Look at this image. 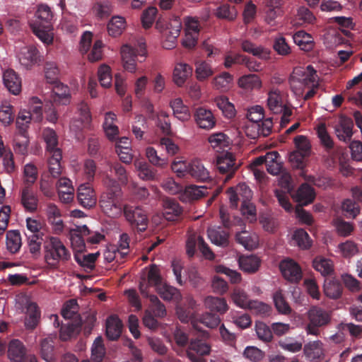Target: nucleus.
Wrapping results in <instances>:
<instances>
[{
	"mask_svg": "<svg viewBox=\"0 0 362 362\" xmlns=\"http://www.w3.org/2000/svg\"><path fill=\"white\" fill-rule=\"evenodd\" d=\"M36 19L30 23L33 33L43 42L49 44L52 41L49 34L52 13L47 5H40L35 13Z\"/></svg>",
	"mask_w": 362,
	"mask_h": 362,
	"instance_id": "f257e3e1",
	"label": "nucleus"
},
{
	"mask_svg": "<svg viewBox=\"0 0 362 362\" xmlns=\"http://www.w3.org/2000/svg\"><path fill=\"white\" fill-rule=\"evenodd\" d=\"M45 259L50 268L57 269L59 262L71 259V253L57 237H50L45 243Z\"/></svg>",
	"mask_w": 362,
	"mask_h": 362,
	"instance_id": "f03ea898",
	"label": "nucleus"
},
{
	"mask_svg": "<svg viewBox=\"0 0 362 362\" xmlns=\"http://www.w3.org/2000/svg\"><path fill=\"white\" fill-rule=\"evenodd\" d=\"M272 152H267L265 156H261L256 158L251 163V168L253 171L254 176L259 185L260 191L262 192V198H269V177L267 176L264 170V164L268 173L272 175V165L269 163L267 159Z\"/></svg>",
	"mask_w": 362,
	"mask_h": 362,
	"instance_id": "7ed1b4c3",
	"label": "nucleus"
},
{
	"mask_svg": "<svg viewBox=\"0 0 362 362\" xmlns=\"http://www.w3.org/2000/svg\"><path fill=\"white\" fill-rule=\"evenodd\" d=\"M121 55L124 68L131 73L134 72L136 61L138 60L141 62L146 57V44L144 42H140L138 43L136 48L125 45L122 47Z\"/></svg>",
	"mask_w": 362,
	"mask_h": 362,
	"instance_id": "20e7f679",
	"label": "nucleus"
},
{
	"mask_svg": "<svg viewBox=\"0 0 362 362\" xmlns=\"http://www.w3.org/2000/svg\"><path fill=\"white\" fill-rule=\"evenodd\" d=\"M122 214L132 229H136L139 232L146 230L148 218L146 211L141 206L125 204Z\"/></svg>",
	"mask_w": 362,
	"mask_h": 362,
	"instance_id": "39448f33",
	"label": "nucleus"
},
{
	"mask_svg": "<svg viewBox=\"0 0 362 362\" xmlns=\"http://www.w3.org/2000/svg\"><path fill=\"white\" fill-rule=\"evenodd\" d=\"M99 205L102 211L110 218H118L123 213L124 206L119 195L114 192H103L100 197Z\"/></svg>",
	"mask_w": 362,
	"mask_h": 362,
	"instance_id": "423d86ee",
	"label": "nucleus"
},
{
	"mask_svg": "<svg viewBox=\"0 0 362 362\" xmlns=\"http://www.w3.org/2000/svg\"><path fill=\"white\" fill-rule=\"evenodd\" d=\"M278 183L281 190L275 189V195L278 199L279 204L286 211H289L292 209V205L289 201L288 195H291L293 186L291 175L288 173L284 172L283 169L279 173Z\"/></svg>",
	"mask_w": 362,
	"mask_h": 362,
	"instance_id": "0eeeda50",
	"label": "nucleus"
},
{
	"mask_svg": "<svg viewBox=\"0 0 362 362\" xmlns=\"http://www.w3.org/2000/svg\"><path fill=\"white\" fill-rule=\"evenodd\" d=\"M308 317L309 322L305 330L308 334L315 336H318L319 328L329 324L331 320L329 313L320 307L311 308L308 313Z\"/></svg>",
	"mask_w": 362,
	"mask_h": 362,
	"instance_id": "6e6552de",
	"label": "nucleus"
},
{
	"mask_svg": "<svg viewBox=\"0 0 362 362\" xmlns=\"http://www.w3.org/2000/svg\"><path fill=\"white\" fill-rule=\"evenodd\" d=\"M200 335L202 339H191L187 351V356L192 362H206L202 356L209 355L211 351L210 346L203 340L208 337V333L201 332Z\"/></svg>",
	"mask_w": 362,
	"mask_h": 362,
	"instance_id": "1a4fd4ad",
	"label": "nucleus"
},
{
	"mask_svg": "<svg viewBox=\"0 0 362 362\" xmlns=\"http://www.w3.org/2000/svg\"><path fill=\"white\" fill-rule=\"evenodd\" d=\"M279 269L284 278L292 284H298L303 278L300 266L293 259L286 258L279 264Z\"/></svg>",
	"mask_w": 362,
	"mask_h": 362,
	"instance_id": "9d476101",
	"label": "nucleus"
},
{
	"mask_svg": "<svg viewBox=\"0 0 362 362\" xmlns=\"http://www.w3.org/2000/svg\"><path fill=\"white\" fill-rule=\"evenodd\" d=\"M246 136L256 139L259 136H267L272 134V118L264 119L262 123L247 121L243 127Z\"/></svg>",
	"mask_w": 362,
	"mask_h": 362,
	"instance_id": "9b49d317",
	"label": "nucleus"
},
{
	"mask_svg": "<svg viewBox=\"0 0 362 362\" xmlns=\"http://www.w3.org/2000/svg\"><path fill=\"white\" fill-rule=\"evenodd\" d=\"M216 166L221 174L226 175L225 182L230 180L239 168L235 163V156L228 152L218 157Z\"/></svg>",
	"mask_w": 362,
	"mask_h": 362,
	"instance_id": "f8f14e48",
	"label": "nucleus"
},
{
	"mask_svg": "<svg viewBox=\"0 0 362 362\" xmlns=\"http://www.w3.org/2000/svg\"><path fill=\"white\" fill-rule=\"evenodd\" d=\"M163 284L160 269L156 264H152L148 270L147 278H141L139 290L144 297L148 296V286H154L156 289Z\"/></svg>",
	"mask_w": 362,
	"mask_h": 362,
	"instance_id": "ddd939ff",
	"label": "nucleus"
},
{
	"mask_svg": "<svg viewBox=\"0 0 362 362\" xmlns=\"http://www.w3.org/2000/svg\"><path fill=\"white\" fill-rule=\"evenodd\" d=\"M315 192L313 187L308 183H303L296 192H292L291 197L300 206H307L313 202L315 199Z\"/></svg>",
	"mask_w": 362,
	"mask_h": 362,
	"instance_id": "4468645a",
	"label": "nucleus"
},
{
	"mask_svg": "<svg viewBox=\"0 0 362 362\" xmlns=\"http://www.w3.org/2000/svg\"><path fill=\"white\" fill-rule=\"evenodd\" d=\"M50 84L52 85V88L49 102L56 105H66L69 104L70 100L69 87L59 81Z\"/></svg>",
	"mask_w": 362,
	"mask_h": 362,
	"instance_id": "2eb2a0df",
	"label": "nucleus"
},
{
	"mask_svg": "<svg viewBox=\"0 0 362 362\" xmlns=\"http://www.w3.org/2000/svg\"><path fill=\"white\" fill-rule=\"evenodd\" d=\"M18 58L21 64L26 68L31 67L41 61L40 53L34 46L22 47L18 54Z\"/></svg>",
	"mask_w": 362,
	"mask_h": 362,
	"instance_id": "dca6fc26",
	"label": "nucleus"
},
{
	"mask_svg": "<svg viewBox=\"0 0 362 362\" xmlns=\"http://www.w3.org/2000/svg\"><path fill=\"white\" fill-rule=\"evenodd\" d=\"M194 117L197 125L203 129L210 130L216 124V119L210 110L199 107L196 110Z\"/></svg>",
	"mask_w": 362,
	"mask_h": 362,
	"instance_id": "f3484780",
	"label": "nucleus"
},
{
	"mask_svg": "<svg viewBox=\"0 0 362 362\" xmlns=\"http://www.w3.org/2000/svg\"><path fill=\"white\" fill-rule=\"evenodd\" d=\"M8 357L11 362H26V349L19 339H12L8 346Z\"/></svg>",
	"mask_w": 362,
	"mask_h": 362,
	"instance_id": "a211bd4d",
	"label": "nucleus"
},
{
	"mask_svg": "<svg viewBox=\"0 0 362 362\" xmlns=\"http://www.w3.org/2000/svg\"><path fill=\"white\" fill-rule=\"evenodd\" d=\"M21 203L25 211L35 212L37 209L38 198L30 187H23L21 193Z\"/></svg>",
	"mask_w": 362,
	"mask_h": 362,
	"instance_id": "6ab92c4d",
	"label": "nucleus"
},
{
	"mask_svg": "<svg viewBox=\"0 0 362 362\" xmlns=\"http://www.w3.org/2000/svg\"><path fill=\"white\" fill-rule=\"evenodd\" d=\"M163 216L169 221L178 220L182 214V208L173 199H165L163 202Z\"/></svg>",
	"mask_w": 362,
	"mask_h": 362,
	"instance_id": "aec40b11",
	"label": "nucleus"
},
{
	"mask_svg": "<svg viewBox=\"0 0 362 362\" xmlns=\"http://www.w3.org/2000/svg\"><path fill=\"white\" fill-rule=\"evenodd\" d=\"M77 199L79 204L86 209H90L96 204V198L93 189L85 185L79 186Z\"/></svg>",
	"mask_w": 362,
	"mask_h": 362,
	"instance_id": "412c9836",
	"label": "nucleus"
},
{
	"mask_svg": "<svg viewBox=\"0 0 362 362\" xmlns=\"http://www.w3.org/2000/svg\"><path fill=\"white\" fill-rule=\"evenodd\" d=\"M353 120L347 117H341L339 123L335 127L337 136L339 140L347 142L351 140L353 135Z\"/></svg>",
	"mask_w": 362,
	"mask_h": 362,
	"instance_id": "4be33fe9",
	"label": "nucleus"
},
{
	"mask_svg": "<svg viewBox=\"0 0 362 362\" xmlns=\"http://www.w3.org/2000/svg\"><path fill=\"white\" fill-rule=\"evenodd\" d=\"M3 81L10 93L18 95L21 90V80L13 69H7L4 72Z\"/></svg>",
	"mask_w": 362,
	"mask_h": 362,
	"instance_id": "5701e85b",
	"label": "nucleus"
},
{
	"mask_svg": "<svg viewBox=\"0 0 362 362\" xmlns=\"http://www.w3.org/2000/svg\"><path fill=\"white\" fill-rule=\"evenodd\" d=\"M187 175L200 182H206L210 179L209 172L199 160L189 162Z\"/></svg>",
	"mask_w": 362,
	"mask_h": 362,
	"instance_id": "b1692460",
	"label": "nucleus"
},
{
	"mask_svg": "<svg viewBox=\"0 0 362 362\" xmlns=\"http://www.w3.org/2000/svg\"><path fill=\"white\" fill-rule=\"evenodd\" d=\"M123 325L116 315L110 316L106 321V336L110 340L117 339L122 331Z\"/></svg>",
	"mask_w": 362,
	"mask_h": 362,
	"instance_id": "393cba45",
	"label": "nucleus"
},
{
	"mask_svg": "<svg viewBox=\"0 0 362 362\" xmlns=\"http://www.w3.org/2000/svg\"><path fill=\"white\" fill-rule=\"evenodd\" d=\"M26 310L27 316L25 318V327L28 330H33L40 322V310L35 303H28Z\"/></svg>",
	"mask_w": 362,
	"mask_h": 362,
	"instance_id": "a878e982",
	"label": "nucleus"
},
{
	"mask_svg": "<svg viewBox=\"0 0 362 362\" xmlns=\"http://www.w3.org/2000/svg\"><path fill=\"white\" fill-rule=\"evenodd\" d=\"M204 305L211 313L216 312L219 316L228 310L226 300L223 298L207 296L204 299Z\"/></svg>",
	"mask_w": 362,
	"mask_h": 362,
	"instance_id": "bb28decb",
	"label": "nucleus"
},
{
	"mask_svg": "<svg viewBox=\"0 0 362 362\" xmlns=\"http://www.w3.org/2000/svg\"><path fill=\"white\" fill-rule=\"evenodd\" d=\"M277 95V90L273 88V96ZM278 101L273 98V114L280 113V129L284 128L291 121L292 110L286 105H278Z\"/></svg>",
	"mask_w": 362,
	"mask_h": 362,
	"instance_id": "cd10ccee",
	"label": "nucleus"
},
{
	"mask_svg": "<svg viewBox=\"0 0 362 362\" xmlns=\"http://www.w3.org/2000/svg\"><path fill=\"white\" fill-rule=\"evenodd\" d=\"M207 233L212 243L222 247H226L228 245L229 233L221 227L209 228Z\"/></svg>",
	"mask_w": 362,
	"mask_h": 362,
	"instance_id": "c85d7f7f",
	"label": "nucleus"
},
{
	"mask_svg": "<svg viewBox=\"0 0 362 362\" xmlns=\"http://www.w3.org/2000/svg\"><path fill=\"white\" fill-rule=\"evenodd\" d=\"M6 245L7 250L11 254L19 252L22 246L21 235L18 230H10L6 234Z\"/></svg>",
	"mask_w": 362,
	"mask_h": 362,
	"instance_id": "c756f323",
	"label": "nucleus"
},
{
	"mask_svg": "<svg viewBox=\"0 0 362 362\" xmlns=\"http://www.w3.org/2000/svg\"><path fill=\"white\" fill-rule=\"evenodd\" d=\"M323 290L325 296L328 298L338 299L342 295L343 287L339 280L327 279L325 280Z\"/></svg>",
	"mask_w": 362,
	"mask_h": 362,
	"instance_id": "7c9ffc66",
	"label": "nucleus"
},
{
	"mask_svg": "<svg viewBox=\"0 0 362 362\" xmlns=\"http://www.w3.org/2000/svg\"><path fill=\"white\" fill-rule=\"evenodd\" d=\"M135 166L138 171V175L141 180L146 181L158 180L157 170L146 162L137 161L135 163Z\"/></svg>",
	"mask_w": 362,
	"mask_h": 362,
	"instance_id": "2f4dec72",
	"label": "nucleus"
},
{
	"mask_svg": "<svg viewBox=\"0 0 362 362\" xmlns=\"http://www.w3.org/2000/svg\"><path fill=\"white\" fill-rule=\"evenodd\" d=\"M182 21L180 18L177 16H173V18L169 23V27L167 28L169 33L168 41L170 42V45H167L166 42L164 43L163 47L165 49H170L174 47L175 41L180 35Z\"/></svg>",
	"mask_w": 362,
	"mask_h": 362,
	"instance_id": "473e14b6",
	"label": "nucleus"
},
{
	"mask_svg": "<svg viewBox=\"0 0 362 362\" xmlns=\"http://www.w3.org/2000/svg\"><path fill=\"white\" fill-rule=\"evenodd\" d=\"M192 74V68L189 65L185 63L177 64L173 71L174 82L178 86H182Z\"/></svg>",
	"mask_w": 362,
	"mask_h": 362,
	"instance_id": "72a5a7b5",
	"label": "nucleus"
},
{
	"mask_svg": "<svg viewBox=\"0 0 362 362\" xmlns=\"http://www.w3.org/2000/svg\"><path fill=\"white\" fill-rule=\"evenodd\" d=\"M238 264L240 269L243 272L255 273L259 269L260 260L255 255L241 256L239 257Z\"/></svg>",
	"mask_w": 362,
	"mask_h": 362,
	"instance_id": "f704fd0d",
	"label": "nucleus"
},
{
	"mask_svg": "<svg viewBox=\"0 0 362 362\" xmlns=\"http://www.w3.org/2000/svg\"><path fill=\"white\" fill-rule=\"evenodd\" d=\"M293 41L294 42L299 46L300 49L309 52L313 48V37L305 32L304 30H300L296 32L293 35Z\"/></svg>",
	"mask_w": 362,
	"mask_h": 362,
	"instance_id": "c9c22d12",
	"label": "nucleus"
},
{
	"mask_svg": "<svg viewBox=\"0 0 362 362\" xmlns=\"http://www.w3.org/2000/svg\"><path fill=\"white\" fill-rule=\"evenodd\" d=\"M175 117L181 121H187L190 117L189 110L187 106L183 104L182 100L180 98H175L170 103Z\"/></svg>",
	"mask_w": 362,
	"mask_h": 362,
	"instance_id": "e433bc0d",
	"label": "nucleus"
},
{
	"mask_svg": "<svg viewBox=\"0 0 362 362\" xmlns=\"http://www.w3.org/2000/svg\"><path fill=\"white\" fill-rule=\"evenodd\" d=\"M81 324L79 321L68 322L62 325L60 329L59 337L62 341H67L81 331Z\"/></svg>",
	"mask_w": 362,
	"mask_h": 362,
	"instance_id": "4c0bfd02",
	"label": "nucleus"
},
{
	"mask_svg": "<svg viewBox=\"0 0 362 362\" xmlns=\"http://www.w3.org/2000/svg\"><path fill=\"white\" fill-rule=\"evenodd\" d=\"M303 351L306 357L311 360L320 358L324 354L322 343L320 340L306 344Z\"/></svg>",
	"mask_w": 362,
	"mask_h": 362,
	"instance_id": "58836bf2",
	"label": "nucleus"
},
{
	"mask_svg": "<svg viewBox=\"0 0 362 362\" xmlns=\"http://www.w3.org/2000/svg\"><path fill=\"white\" fill-rule=\"evenodd\" d=\"M42 137L47 144V151L49 153H53L55 151H61L57 147L58 137L55 131L51 128H45L42 131Z\"/></svg>",
	"mask_w": 362,
	"mask_h": 362,
	"instance_id": "ea45409f",
	"label": "nucleus"
},
{
	"mask_svg": "<svg viewBox=\"0 0 362 362\" xmlns=\"http://www.w3.org/2000/svg\"><path fill=\"white\" fill-rule=\"evenodd\" d=\"M313 268L325 276L334 272L332 262L322 257H317L313 261Z\"/></svg>",
	"mask_w": 362,
	"mask_h": 362,
	"instance_id": "a19ab883",
	"label": "nucleus"
},
{
	"mask_svg": "<svg viewBox=\"0 0 362 362\" xmlns=\"http://www.w3.org/2000/svg\"><path fill=\"white\" fill-rule=\"evenodd\" d=\"M112 12V6L107 1H99L93 6V13L98 20L107 18Z\"/></svg>",
	"mask_w": 362,
	"mask_h": 362,
	"instance_id": "79ce46f5",
	"label": "nucleus"
},
{
	"mask_svg": "<svg viewBox=\"0 0 362 362\" xmlns=\"http://www.w3.org/2000/svg\"><path fill=\"white\" fill-rule=\"evenodd\" d=\"M125 28V19L121 16H113L107 24V32L112 37L120 35Z\"/></svg>",
	"mask_w": 362,
	"mask_h": 362,
	"instance_id": "37998d69",
	"label": "nucleus"
},
{
	"mask_svg": "<svg viewBox=\"0 0 362 362\" xmlns=\"http://www.w3.org/2000/svg\"><path fill=\"white\" fill-rule=\"evenodd\" d=\"M49 158L48 161L49 171L53 177H57L61 175L62 151H55L53 153H49Z\"/></svg>",
	"mask_w": 362,
	"mask_h": 362,
	"instance_id": "c03bdc74",
	"label": "nucleus"
},
{
	"mask_svg": "<svg viewBox=\"0 0 362 362\" xmlns=\"http://www.w3.org/2000/svg\"><path fill=\"white\" fill-rule=\"evenodd\" d=\"M29 139L28 134H16L13 139V150L16 154L26 156L28 154Z\"/></svg>",
	"mask_w": 362,
	"mask_h": 362,
	"instance_id": "a18cd8bd",
	"label": "nucleus"
},
{
	"mask_svg": "<svg viewBox=\"0 0 362 362\" xmlns=\"http://www.w3.org/2000/svg\"><path fill=\"white\" fill-rule=\"evenodd\" d=\"M216 106L222 111L223 115L228 119H231L235 115L234 105L229 102L228 98L220 96L215 99Z\"/></svg>",
	"mask_w": 362,
	"mask_h": 362,
	"instance_id": "49530a36",
	"label": "nucleus"
},
{
	"mask_svg": "<svg viewBox=\"0 0 362 362\" xmlns=\"http://www.w3.org/2000/svg\"><path fill=\"white\" fill-rule=\"evenodd\" d=\"M233 76L228 72H223L216 76L213 80L214 87L222 92L227 91L230 89L232 82Z\"/></svg>",
	"mask_w": 362,
	"mask_h": 362,
	"instance_id": "de8ad7c7",
	"label": "nucleus"
},
{
	"mask_svg": "<svg viewBox=\"0 0 362 362\" xmlns=\"http://www.w3.org/2000/svg\"><path fill=\"white\" fill-rule=\"evenodd\" d=\"M156 291L164 300H177L180 298L179 290L166 284H162L156 288Z\"/></svg>",
	"mask_w": 362,
	"mask_h": 362,
	"instance_id": "09e8293b",
	"label": "nucleus"
},
{
	"mask_svg": "<svg viewBox=\"0 0 362 362\" xmlns=\"http://www.w3.org/2000/svg\"><path fill=\"white\" fill-rule=\"evenodd\" d=\"M241 48L244 52L262 59L268 58L269 56V52L262 47H256L255 44L247 40L241 42Z\"/></svg>",
	"mask_w": 362,
	"mask_h": 362,
	"instance_id": "8fccbe9b",
	"label": "nucleus"
},
{
	"mask_svg": "<svg viewBox=\"0 0 362 362\" xmlns=\"http://www.w3.org/2000/svg\"><path fill=\"white\" fill-rule=\"evenodd\" d=\"M317 134L320 139V144L327 152H330L334 148V141L328 134L325 124H320L317 129Z\"/></svg>",
	"mask_w": 362,
	"mask_h": 362,
	"instance_id": "3c124183",
	"label": "nucleus"
},
{
	"mask_svg": "<svg viewBox=\"0 0 362 362\" xmlns=\"http://www.w3.org/2000/svg\"><path fill=\"white\" fill-rule=\"evenodd\" d=\"M105 355V348L103 344V339L101 337H98L91 348V359L94 362H101Z\"/></svg>",
	"mask_w": 362,
	"mask_h": 362,
	"instance_id": "603ef678",
	"label": "nucleus"
},
{
	"mask_svg": "<svg viewBox=\"0 0 362 362\" xmlns=\"http://www.w3.org/2000/svg\"><path fill=\"white\" fill-rule=\"evenodd\" d=\"M41 357L46 362H54V342L51 339H44L40 343Z\"/></svg>",
	"mask_w": 362,
	"mask_h": 362,
	"instance_id": "864d4df0",
	"label": "nucleus"
},
{
	"mask_svg": "<svg viewBox=\"0 0 362 362\" xmlns=\"http://www.w3.org/2000/svg\"><path fill=\"white\" fill-rule=\"evenodd\" d=\"M195 66L196 77L200 81L206 80L214 74L211 65L205 61L196 62Z\"/></svg>",
	"mask_w": 362,
	"mask_h": 362,
	"instance_id": "5fc2aeb1",
	"label": "nucleus"
},
{
	"mask_svg": "<svg viewBox=\"0 0 362 362\" xmlns=\"http://www.w3.org/2000/svg\"><path fill=\"white\" fill-rule=\"evenodd\" d=\"M235 240L247 250H252L255 248L257 245V238L250 236V233L245 230L237 233Z\"/></svg>",
	"mask_w": 362,
	"mask_h": 362,
	"instance_id": "6e6d98bb",
	"label": "nucleus"
},
{
	"mask_svg": "<svg viewBox=\"0 0 362 362\" xmlns=\"http://www.w3.org/2000/svg\"><path fill=\"white\" fill-rule=\"evenodd\" d=\"M151 302L150 309L151 314L156 317H164L166 315V309L163 303L160 302L156 295H150L147 297Z\"/></svg>",
	"mask_w": 362,
	"mask_h": 362,
	"instance_id": "4d7b16f0",
	"label": "nucleus"
},
{
	"mask_svg": "<svg viewBox=\"0 0 362 362\" xmlns=\"http://www.w3.org/2000/svg\"><path fill=\"white\" fill-rule=\"evenodd\" d=\"M146 156L148 161L153 165L164 168L168 165V159L163 156H158L153 147L148 146L146 148Z\"/></svg>",
	"mask_w": 362,
	"mask_h": 362,
	"instance_id": "13d9d810",
	"label": "nucleus"
},
{
	"mask_svg": "<svg viewBox=\"0 0 362 362\" xmlns=\"http://www.w3.org/2000/svg\"><path fill=\"white\" fill-rule=\"evenodd\" d=\"M195 303L193 299H189L188 301L189 308L181 305L176 308V313L181 322H188L192 319L194 315L192 309Z\"/></svg>",
	"mask_w": 362,
	"mask_h": 362,
	"instance_id": "bf43d9fd",
	"label": "nucleus"
},
{
	"mask_svg": "<svg viewBox=\"0 0 362 362\" xmlns=\"http://www.w3.org/2000/svg\"><path fill=\"white\" fill-rule=\"evenodd\" d=\"M29 112L35 122H40L42 118V105L37 97H33L29 103Z\"/></svg>",
	"mask_w": 362,
	"mask_h": 362,
	"instance_id": "052dcab7",
	"label": "nucleus"
},
{
	"mask_svg": "<svg viewBox=\"0 0 362 362\" xmlns=\"http://www.w3.org/2000/svg\"><path fill=\"white\" fill-rule=\"evenodd\" d=\"M273 303L279 313L288 315L291 313V308L281 292H276L273 295Z\"/></svg>",
	"mask_w": 362,
	"mask_h": 362,
	"instance_id": "680f3d73",
	"label": "nucleus"
},
{
	"mask_svg": "<svg viewBox=\"0 0 362 362\" xmlns=\"http://www.w3.org/2000/svg\"><path fill=\"white\" fill-rule=\"evenodd\" d=\"M24 187H30L35 182L37 178V169L32 163H28L24 167Z\"/></svg>",
	"mask_w": 362,
	"mask_h": 362,
	"instance_id": "e2e57ef3",
	"label": "nucleus"
},
{
	"mask_svg": "<svg viewBox=\"0 0 362 362\" xmlns=\"http://www.w3.org/2000/svg\"><path fill=\"white\" fill-rule=\"evenodd\" d=\"M238 85L245 89H253L260 86V81L257 75L249 74L240 77L238 80Z\"/></svg>",
	"mask_w": 362,
	"mask_h": 362,
	"instance_id": "0e129e2a",
	"label": "nucleus"
},
{
	"mask_svg": "<svg viewBox=\"0 0 362 362\" xmlns=\"http://www.w3.org/2000/svg\"><path fill=\"white\" fill-rule=\"evenodd\" d=\"M233 301L239 307L247 309L250 302L247 294L242 289H235L232 294Z\"/></svg>",
	"mask_w": 362,
	"mask_h": 362,
	"instance_id": "69168bd1",
	"label": "nucleus"
},
{
	"mask_svg": "<svg viewBox=\"0 0 362 362\" xmlns=\"http://www.w3.org/2000/svg\"><path fill=\"white\" fill-rule=\"evenodd\" d=\"M216 16L218 18L233 21L236 18L237 11L234 6L223 4L217 8Z\"/></svg>",
	"mask_w": 362,
	"mask_h": 362,
	"instance_id": "338daca9",
	"label": "nucleus"
},
{
	"mask_svg": "<svg viewBox=\"0 0 362 362\" xmlns=\"http://www.w3.org/2000/svg\"><path fill=\"white\" fill-rule=\"evenodd\" d=\"M293 239L297 245L302 249H308L311 246L309 235L303 229H298L293 234Z\"/></svg>",
	"mask_w": 362,
	"mask_h": 362,
	"instance_id": "774afa93",
	"label": "nucleus"
}]
</instances>
